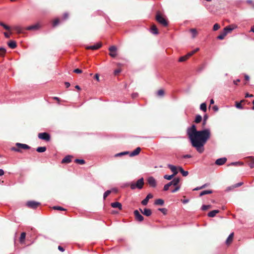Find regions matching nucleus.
Returning a JSON list of instances; mask_svg holds the SVG:
<instances>
[{
    "label": "nucleus",
    "mask_w": 254,
    "mask_h": 254,
    "mask_svg": "<svg viewBox=\"0 0 254 254\" xmlns=\"http://www.w3.org/2000/svg\"><path fill=\"white\" fill-rule=\"evenodd\" d=\"M211 136L210 130L205 129L199 130L197 133L194 134L190 138L191 145L195 147L199 153H202L204 151L203 146Z\"/></svg>",
    "instance_id": "f257e3e1"
},
{
    "label": "nucleus",
    "mask_w": 254,
    "mask_h": 254,
    "mask_svg": "<svg viewBox=\"0 0 254 254\" xmlns=\"http://www.w3.org/2000/svg\"><path fill=\"white\" fill-rule=\"evenodd\" d=\"M53 99H54V100H57V101L58 102V103H60V98H58V97H54L53 98Z\"/></svg>",
    "instance_id": "774afa93"
},
{
    "label": "nucleus",
    "mask_w": 254,
    "mask_h": 254,
    "mask_svg": "<svg viewBox=\"0 0 254 254\" xmlns=\"http://www.w3.org/2000/svg\"><path fill=\"white\" fill-rule=\"evenodd\" d=\"M75 162L77 164H79L81 165L84 164L85 163V161L83 159H76L75 160Z\"/></svg>",
    "instance_id": "79ce46f5"
},
{
    "label": "nucleus",
    "mask_w": 254,
    "mask_h": 254,
    "mask_svg": "<svg viewBox=\"0 0 254 254\" xmlns=\"http://www.w3.org/2000/svg\"><path fill=\"white\" fill-rule=\"evenodd\" d=\"M6 53V50L3 48H0V57H3Z\"/></svg>",
    "instance_id": "a19ab883"
},
{
    "label": "nucleus",
    "mask_w": 254,
    "mask_h": 254,
    "mask_svg": "<svg viewBox=\"0 0 254 254\" xmlns=\"http://www.w3.org/2000/svg\"><path fill=\"white\" fill-rule=\"evenodd\" d=\"M128 154H129V152L128 151H124V152H121V153H119L116 154L115 155V157H121V156H122L125 155H127Z\"/></svg>",
    "instance_id": "e433bc0d"
},
{
    "label": "nucleus",
    "mask_w": 254,
    "mask_h": 254,
    "mask_svg": "<svg viewBox=\"0 0 254 254\" xmlns=\"http://www.w3.org/2000/svg\"><path fill=\"white\" fill-rule=\"evenodd\" d=\"M46 149L47 148L45 146L38 147L36 149V151L38 152L42 153L45 152L46 150Z\"/></svg>",
    "instance_id": "c9c22d12"
},
{
    "label": "nucleus",
    "mask_w": 254,
    "mask_h": 254,
    "mask_svg": "<svg viewBox=\"0 0 254 254\" xmlns=\"http://www.w3.org/2000/svg\"><path fill=\"white\" fill-rule=\"evenodd\" d=\"M211 207L212 206L211 205H202L201 208H202V210L205 211L209 208H211Z\"/></svg>",
    "instance_id": "49530a36"
},
{
    "label": "nucleus",
    "mask_w": 254,
    "mask_h": 254,
    "mask_svg": "<svg viewBox=\"0 0 254 254\" xmlns=\"http://www.w3.org/2000/svg\"><path fill=\"white\" fill-rule=\"evenodd\" d=\"M64 84L65 85L66 88H68L70 86V84L68 82H65Z\"/></svg>",
    "instance_id": "0e129e2a"
},
{
    "label": "nucleus",
    "mask_w": 254,
    "mask_h": 254,
    "mask_svg": "<svg viewBox=\"0 0 254 254\" xmlns=\"http://www.w3.org/2000/svg\"><path fill=\"white\" fill-rule=\"evenodd\" d=\"M53 209H55V210H62V211L65 210V209L63 207H62L61 206H54L53 207Z\"/></svg>",
    "instance_id": "09e8293b"
},
{
    "label": "nucleus",
    "mask_w": 254,
    "mask_h": 254,
    "mask_svg": "<svg viewBox=\"0 0 254 254\" xmlns=\"http://www.w3.org/2000/svg\"><path fill=\"white\" fill-rule=\"evenodd\" d=\"M235 106L238 109H243V107L242 104L240 102H238L237 101L235 102Z\"/></svg>",
    "instance_id": "37998d69"
},
{
    "label": "nucleus",
    "mask_w": 254,
    "mask_h": 254,
    "mask_svg": "<svg viewBox=\"0 0 254 254\" xmlns=\"http://www.w3.org/2000/svg\"><path fill=\"white\" fill-rule=\"evenodd\" d=\"M141 151L140 147H137L134 150H133L130 154V156L132 157L138 155Z\"/></svg>",
    "instance_id": "b1692460"
},
{
    "label": "nucleus",
    "mask_w": 254,
    "mask_h": 254,
    "mask_svg": "<svg viewBox=\"0 0 254 254\" xmlns=\"http://www.w3.org/2000/svg\"><path fill=\"white\" fill-rule=\"evenodd\" d=\"M38 136L40 139L46 141H50L51 139L50 135L47 132L39 133L38 135Z\"/></svg>",
    "instance_id": "9d476101"
},
{
    "label": "nucleus",
    "mask_w": 254,
    "mask_h": 254,
    "mask_svg": "<svg viewBox=\"0 0 254 254\" xmlns=\"http://www.w3.org/2000/svg\"><path fill=\"white\" fill-rule=\"evenodd\" d=\"M109 51H110L109 55L115 58L117 56L116 52L117 51V48L115 46H112L109 48Z\"/></svg>",
    "instance_id": "f8f14e48"
},
{
    "label": "nucleus",
    "mask_w": 254,
    "mask_h": 254,
    "mask_svg": "<svg viewBox=\"0 0 254 254\" xmlns=\"http://www.w3.org/2000/svg\"><path fill=\"white\" fill-rule=\"evenodd\" d=\"M58 249H59L60 251H61V252H64V248H63V247H62V246H59L58 247Z\"/></svg>",
    "instance_id": "680f3d73"
},
{
    "label": "nucleus",
    "mask_w": 254,
    "mask_h": 254,
    "mask_svg": "<svg viewBox=\"0 0 254 254\" xmlns=\"http://www.w3.org/2000/svg\"><path fill=\"white\" fill-rule=\"evenodd\" d=\"M181 201L184 204L188 203L189 201V199L186 198V196L183 197V199H182Z\"/></svg>",
    "instance_id": "603ef678"
},
{
    "label": "nucleus",
    "mask_w": 254,
    "mask_h": 254,
    "mask_svg": "<svg viewBox=\"0 0 254 254\" xmlns=\"http://www.w3.org/2000/svg\"><path fill=\"white\" fill-rule=\"evenodd\" d=\"M168 168L171 170L172 172H173V174L174 176L177 174L178 171L176 166H173L172 165H168Z\"/></svg>",
    "instance_id": "5701e85b"
},
{
    "label": "nucleus",
    "mask_w": 254,
    "mask_h": 254,
    "mask_svg": "<svg viewBox=\"0 0 254 254\" xmlns=\"http://www.w3.org/2000/svg\"><path fill=\"white\" fill-rule=\"evenodd\" d=\"M134 215L135 219L138 222H142L144 220V217L141 214H140L139 212L137 210L134 211Z\"/></svg>",
    "instance_id": "9b49d317"
},
{
    "label": "nucleus",
    "mask_w": 254,
    "mask_h": 254,
    "mask_svg": "<svg viewBox=\"0 0 254 254\" xmlns=\"http://www.w3.org/2000/svg\"><path fill=\"white\" fill-rule=\"evenodd\" d=\"M180 179L179 178H174L172 181L164 186L163 190H168L169 189L172 190H178L180 189V187L178 185Z\"/></svg>",
    "instance_id": "f03ea898"
},
{
    "label": "nucleus",
    "mask_w": 254,
    "mask_h": 254,
    "mask_svg": "<svg viewBox=\"0 0 254 254\" xmlns=\"http://www.w3.org/2000/svg\"><path fill=\"white\" fill-rule=\"evenodd\" d=\"M60 23V20L58 18H57L56 19H55L53 22V27H56V26H57Z\"/></svg>",
    "instance_id": "a18cd8bd"
},
{
    "label": "nucleus",
    "mask_w": 254,
    "mask_h": 254,
    "mask_svg": "<svg viewBox=\"0 0 254 254\" xmlns=\"http://www.w3.org/2000/svg\"><path fill=\"white\" fill-rule=\"evenodd\" d=\"M226 35L227 34H226V32H222L219 36H218L217 39L219 40H223Z\"/></svg>",
    "instance_id": "58836bf2"
},
{
    "label": "nucleus",
    "mask_w": 254,
    "mask_h": 254,
    "mask_svg": "<svg viewBox=\"0 0 254 254\" xmlns=\"http://www.w3.org/2000/svg\"><path fill=\"white\" fill-rule=\"evenodd\" d=\"M25 237H26V233L22 232L21 234L20 237L19 238V242L20 244H23L24 243Z\"/></svg>",
    "instance_id": "a878e982"
},
{
    "label": "nucleus",
    "mask_w": 254,
    "mask_h": 254,
    "mask_svg": "<svg viewBox=\"0 0 254 254\" xmlns=\"http://www.w3.org/2000/svg\"><path fill=\"white\" fill-rule=\"evenodd\" d=\"M142 213L146 216H150L152 214V211L150 209L145 208Z\"/></svg>",
    "instance_id": "393cba45"
},
{
    "label": "nucleus",
    "mask_w": 254,
    "mask_h": 254,
    "mask_svg": "<svg viewBox=\"0 0 254 254\" xmlns=\"http://www.w3.org/2000/svg\"><path fill=\"white\" fill-rule=\"evenodd\" d=\"M111 192V191H105L103 195L104 199H105L110 194Z\"/></svg>",
    "instance_id": "4d7b16f0"
},
{
    "label": "nucleus",
    "mask_w": 254,
    "mask_h": 254,
    "mask_svg": "<svg viewBox=\"0 0 254 254\" xmlns=\"http://www.w3.org/2000/svg\"><path fill=\"white\" fill-rule=\"evenodd\" d=\"M254 97V95L253 94H250L249 93H246V95H245V97L246 98H248V97Z\"/></svg>",
    "instance_id": "052dcab7"
},
{
    "label": "nucleus",
    "mask_w": 254,
    "mask_h": 254,
    "mask_svg": "<svg viewBox=\"0 0 254 254\" xmlns=\"http://www.w3.org/2000/svg\"><path fill=\"white\" fill-rule=\"evenodd\" d=\"M190 32L192 34V38H194L198 34V32L195 28H191L190 30Z\"/></svg>",
    "instance_id": "7c9ffc66"
},
{
    "label": "nucleus",
    "mask_w": 254,
    "mask_h": 254,
    "mask_svg": "<svg viewBox=\"0 0 254 254\" xmlns=\"http://www.w3.org/2000/svg\"><path fill=\"white\" fill-rule=\"evenodd\" d=\"M15 145L17 147H13L12 150L16 152H21L20 149H29L30 148V147L26 144L16 143Z\"/></svg>",
    "instance_id": "39448f33"
},
{
    "label": "nucleus",
    "mask_w": 254,
    "mask_h": 254,
    "mask_svg": "<svg viewBox=\"0 0 254 254\" xmlns=\"http://www.w3.org/2000/svg\"><path fill=\"white\" fill-rule=\"evenodd\" d=\"M165 95V91L163 89H159L157 92V95L159 97H163Z\"/></svg>",
    "instance_id": "f704fd0d"
},
{
    "label": "nucleus",
    "mask_w": 254,
    "mask_h": 254,
    "mask_svg": "<svg viewBox=\"0 0 254 254\" xmlns=\"http://www.w3.org/2000/svg\"><path fill=\"white\" fill-rule=\"evenodd\" d=\"M206 104L205 103H203L200 105V108L203 112H206L207 110Z\"/></svg>",
    "instance_id": "ea45409f"
},
{
    "label": "nucleus",
    "mask_w": 254,
    "mask_h": 254,
    "mask_svg": "<svg viewBox=\"0 0 254 254\" xmlns=\"http://www.w3.org/2000/svg\"><path fill=\"white\" fill-rule=\"evenodd\" d=\"M164 203V201L162 199H157L154 202V204L157 205H163Z\"/></svg>",
    "instance_id": "2f4dec72"
},
{
    "label": "nucleus",
    "mask_w": 254,
    "mask_h": 254,
    "mask_svg": "<svg viewBox=\"0 0 254 254\" xmlns=\"http://www.w3.org/2000/svg\"><path fill=\"white\" fill-rule=\"evenodd\" d=\"M191 157V156L190 155H189V154L185 155L183 156L184 158H190Z\"/></svg>",
    "instance_id": "e2e57ef3"
},
{
    "label": "nucleus",
    "mask_w": 254,
    "mask_h": 254,
    "mask_svg": "<svg viewBox=\"0 0 254 254\" xmlns=\"http://www.w3.org/2000/svg\"><path fill=\"white\" fill-rule=\"evenodd\" d=\"M208 119V116L207 115H204L203 117V125L204 126L206 124V121Z\"/></svg>",
    "instance_id": "6e6d98bb"
},
{
    "label": "nucleus",
    "mask_w": 254,
    "mask_h": 254,
    "mask_svg": "<svg viewBox=\"0 0 254 254\" xmlns=\"http://www.w3.org/2000/svg\"><path fill=\"white\" fill-rule=\"evenodd\" d=\"M199 131V130H197L195 126L193 125L190 128H188L187 133L189 137L190 138L194 134L197 133Z\"/></svg>",
    "instance_id": "1a4fd4ad"
},
{
    "label": "nucleus",
    "mask_w": 254,
    "mask_h": 254,
    "mask_svg": "<svg viewBox=\"0 0 254 254\" xmlns=\"http://www.w3.org/2000/svg\"><path fill=\"white\" fill-rule=\"evenodd\" d=\"M144 184V180L143 178H142L138 180L135 183H131L130 185V188L131 190H140L142 189Z\"/></svg>",
    "instance_id": "20e7f679"
},
{
    "label": "nucleus",
    "mask_w": 254,
    "mask_h": 254,
    "mask_svg": "<svg viewBox=\"0 0 254 254\" xmlns=\"http://www.w3.org/2000/svg\"><path fill=\"white\" fill-rule=\"evenodd\" d=\"M153 197V195L151 193H149L147 196L146 197H145V199H144L142 201H141V204L143 205H147L148 202V200L149 199Z\"/></svg>",
    "instance_id": "6ab92c4d"
},
{
    "label": "nucleus",
    "mask_w": 254,
    "mask_h": 254,
    "mask_svg": "<svg viewBox=\"0 0 254 254\" xmlns=\"http://www.w3.org/2000/svg\"><path fill=\"white\" fill-rule=\"evenodd\" d=\"M212 192V191H201V192L199 194V196H201L206 194L211 193Z\"/></svg>",
    "instance_id": "5fc2aeb1"
},
{
    "label": "nucleus",
    "mask_w": 254,
    "mask_h": 254,
    "mask_svg": "<svg viewBox=\"0 0 254 254\" xmlns=\"http://www.w3.org/2000/svg\"><path fill=\"white\" fill-rule=\"evenodd\" d=\"M151 32L154 34H158V30L156 27V26L154 24H153L151 27Z\"/></svg>",
    "instance_id": "c85d7f7f"
},
{
    "label": "nucleus",
    "mask_w": 254,
    "mask_h": 254,
    "mask_svg": "<svg viewBox=\"0 0 254 254\" xmlns=\"http://www.w3.org/2000/svg\"><path fill=\"white\" fill-rule=\"evenodd\" d=\"M4 35L6 38H9L10 37V35L6 32H4Z\"/></svg>",
    "instance_id": "338daca9"
},
{
    "label": "nucleus",
    "mask_w": 254,
    "mask_h": 254,
    "mask_svg": "<svg viewBox=\"0 0 254 254\" xmlns=\"http://www.w3.org/2000/svg\"><path fill=\"white\" fill-rule=\"evenodd\" d=\"M8 46H9V48H11V49H15L17 45H16V43L15 41H10L8 43Z\"/></svg>",
    "instance_id": "c756f323"
},
{
    "label": "nucleus",
    "mask_w": 254,
    "mask_h": 254,
    "mask_svg": "<svg viewBox=\"0 0 254 254\" xmlns=\"http://www.w3.org/2000/svg\"><path fill=\"white\" fill-rule=\"evenodd\" d=\"M146 184L149 185L150 187L155 189L157 186V182L155 178L150 176L146 179Z\"/></svg>",
    "instance_id": "0eeeda50"
},
{
    "label": "nucleus",
    "mask_w": 254,
    "mask_h": 254,
    "mask_svg": "<svg viewBox=\"0 0 254 254\" xmlns=\"http://www.w3.org/2000/svg\"><path fill=\"white\" fill-rule=\"evenodd\" d=\"M219 212V210H214L209 212L207 215L209 217H214L216 214Z\"/></svg>",
    "instance_id": "bb28decb"
},
{
    "label": "nucleus",
    "mask_w": 254,
    "mask_h": 254,
    "mask_svg": "<svg viewBox=\"0 0 254 254\" xmlns=\"http://www.w3.org/2000/svg\"><path fill=\"white\" fill-rule=\"evenodd\" d=\"M174 175H165L164 176V178L165 179H167V180H172L173 177H174Z\"/></svg>",
    "instance_id": "de8ad7c7"
},
{
    "label": "nucleus",
    "mask_w": 254,
    "mask_h": 254,
    "mask_svg": "<svg viewBox=\"0 0 254 254\" xmlns=\"http://www.w3.org/2000/svg\"><path fill=\"white\" fill-rule=\"evenodd\" d=\"M121 72V69H120V68L117 69H116L114 71V74L115 75H117L118 74H119Z\"/></svg>",
    "instance_id": "bf43d9fd"
},
{
    "label": "nucleus",
    "mask_w": 254,
    "mask_h": 254,
    "mask_svg": "<svg viewBox=\"0 0 254 254\" xmlns=\"http://www.w3.org/2000/svg\"><path fill=\"white\" fill-rule=\"evenodd\" d=\"M39 28L38 24H35L31 26H29L25 28L27 30H35L38 29Z\"/></svg>",
    "instance_id": "cd10ccee"
},
{
    "label": "nucleus",
    "mask_w": 254,
    "mask_h": 254,
    "mask_svg": "<svg viewBox=\"0 0 254 254\" xmlns=\"http://www.w3.org/2000/svg\"><path fill=\"white\" fill-rule=\"evenodd\" d=\"M236 28V26L233 25H229L225 27L223 29V32H226V34H227L228 33L231 32L233 29Z\"/></svg>",
    "instance_id": "dca6fc26"
},
{
    "label": "nucleus",
    "mask_w": 254,
    "mask_h": 254,
    "mask_svg": "<svg viewBox=\"0 0 254 254\" xmlns=\"http://www.w3.org/2000/svg\"><path fill=\"white\" fill-rule=\"evenodd\" d=\"M220 27V25L216 23L213 25V29L214 31H216L218 30Z\"/></svg>",
    "instance_id": "3c124183"
},
{
    "label": "nucleus",
    "mask_w": 254,
    "mask_h": 254,
    "mask_svg": "<svg viewBox=\"0 0 254 254\" xmlns=\"http://www.w3.org/2000/svg\"><path fill=\"white\" fill-rule=\"evenodd\" d=\"M0 25L2 27H3L5 29L7 30H10V27L6 24H5L4 23L0 21Z\"/></svg>",
    "instance_id": "c03bdc74"
},
{
    "label": "nucleus",
    "mask_w": 254,
    "mask_h": 254,
    "mask_svg": "<svg viewBox=\"0 0 254 254\" xmlns=\"http://www.w3.org/2000/svg\"><path fill=\"white\" fill-rule=\"evenodd\" d=\"M111 205L113 208H118L119 210H122V205L121 203L119 202H113L111 204Z\"/></svg>",
    "instance_id": "4be33fe9"
},
{
    "label": "nucleus",
    "mask_w": 254,
    "mask_h": 254,
    "mask_svg": "<svg viewBox=\"0 0 254 254\" xmlns=\"http://www.w3.org/2000/svg\"><path fill=\"white\" fill-rule=\"evenodd\" d=\"M26 205L30 208L36 209L41 205V203L35 201L31 200L27 201Z\"/></svg>",
    "instance_id": "6e6552de"
},
{
    "label": "nucleus",
    "mask_w": 254,
    "mask_h": 254,
    "mask_svg": "<svg viewBox=\"0 0 254 254\" xmlns=\"http://www.w3.org/2000/svg\"><path fill=\"white\" fill-rule=\"evenodd\" d=\"M202 120V117L200 115H196L195 119V123L196 124L199 123Z\"/></svg>",
    "instance_id": "4c0bfd02"
},
{
    "label": "nucleus",
    "mask_w": 254,
    "mask_h": 254,
    "mask_svg": "<svg viewBox=\"0 0 254 254\" xmlns=\"http://www.w3.org/2000/svg\"><path fill=\"white\" fill-rule=\"evenodd\" d=\"M179 170L180 171V172L182 173V175L184 177H186L188 175L189 172L188 171H184L182 167H178Z\"/></svg>",
    "instance_id": "473e14b6"
},
{
    "label": "nucleus",
    "mask_w": 254,
    "mask_h": 254,
    "mask_svg": "<svg viewBox=\"0 0 254 254\" xmlns=\"http://www.w3.org/2000/svg\"><path fill=\"white\" fill-rule=\"evenodd\" d=\"M68 18V14L67 13H64L63 14L62 20H64L67 19Z\"/></svg>",
    "instance_id": "864d4df0"
},
{
    "label": "nucleus",
    "mask_w": 254,
    "mask_h": 254,
    "mask_svg": "<svg viewBox=\"0 0 254 254\" xmlns=\"http://www.w3.org/2000/svg\"><path fill=\"white\" fill-rule=\"evenodd\" d=\"M199 50V48H196L194 50L188 53L186 55L181 57L179 59V62H184L187 61L190 57L192 55L195 54L196 52L198 51Z\"/></svg>",
    "instance_id": "423d86ee"
},
{
    "label": "nucleus",
    "mask_w": 254,
    "mask_h": 254,
    "mask_svg": "<svg viewBox=\"0 0 254 254\" xmlns=\"http://www.w3.org/2000/svg\"><path fill=\"white\" fill-rule=\"evenodd\" d=\"M14 29L19 34L23 33V28L20 26H15Z\"/></svg>",
    "instance_id": "72a5a7b5"
},
{
    "label": "nucleus",
    "mask_w": 254,
    "mask_h": 254,
    "mask_svg": "<svg viewBox=\"0 0 254 254\" xmlns=\"http://www.w3.org/2000/svg\"><path fill=\"white\" fill-rule=\"evenodd\" d=\"M210 186V184L209 183H206L200 187H198L193 189L192 190H200L205 189H209L210 188L209 187Z\"/></svg>",
    "instance_id": "2eb2a0df"
},
{
    "label": "nucleus",
    "mask_w": 254,
    "mask_h": 254,
    "mask_svg": "<svg viewBox=\"0 0 254 254\" xmlns=\"http://www.w3.org/2000/svg\"><path fill=\"white\" fill-rule=\"evenodd\" d=\"M155 20L160 24L164 27H167L168 25V21L165 18L161 13L158 11L156 12Z\"/></svg>",
    "instance_id": "7ed1b4c3"
},
{
    "label": "nucleus",
    "mask_w": 254,
    "mask_h": 254,
    "mask_svg": "<svg viewBox=\"0 0 254 254\" xmlns=\"http://www.w3.org/2000/svg\"><path fill=\"white\" fill-rule=\"evenodd\" d=\"M158 210L161 211L162 213H163L164 214H166L167 212V209L165 208H159Z\"/></svg>",
    "instance_id": "8fccbe9b"
},
{
    "label": "nucleus",
    "mask_w": 254,
    "mask_h": 254,
    "mask_svg": "<svg viewBox=\"0 0 254 254\" xmlns=\"http://www.w3.org/2000/svg\"><path fill=\"white\" fill-rule=\"evenodd\" d=\"M234 235V233H232L231 234H230L229 237L227 238V239L226 241V244L227 245H229L232 243V242L233 240Z\"/></svg>",
    "instance_id": "aec40b11"
},
{
    "label": "nucleus",
    "mask_w": 254,
    "mask_h": 254,
    "mask_svg": "<svg viewBox=\"0 0 254 254\" xmlns=\"http://www.w3.org/2000/svg\"><path fill=\"white\" fill-rule=\"evenodd\" d=\"M212 109H213V110L214 111H215V112H216V111H218V107H217V106H213V108H212Z\"/></svg>",
    "instance_id": "69168bd1"
},
{
    "label": "nucleus",
    "mask_w": 254,
    "mask_h": 254,
    "mask_svg": "<svg viewBox=\"0 0 254 254\" xmlns=\"http://www.w3.org/2000/svg\"><path fill=\"white\" fill-rule=\"evenodd\" d=\"M243 183L240 182L237 183L234 185H232L229 187L227 188V190H234L243 185Z\"/></svg>",
    "instance_id": "412c9836"
},
{
    "label": "nucleus",
    "mask_w": 254,
    "mask_h": 254,
    "mask_svg": "<svg viewBox=\"0 0 254 254\" xmlns=\"http://www.w3.org/2000/svg\"><path fill=\"white\" fill-rule=\"evenodd\" d=\"M73 158L71 155H67L62 161V163H69L71 161V159Z\"/></svg>",
    "instance_id": "a211bd4d"
},
{
    "label": "nucleus",
    "mask_w": 254,
    "mask_h": 254,
    "mask_svg": "<svg viewBox=\"0 0 254 254\" xmlns=\"http://www.w3.org/2000/svg\"><path fill=\"white\" fill-rule=\"evenodd\" d=\"M227 161V158L225 157L218 159L215 161V164L217 165H222L224 164Z\"/></svg>",
    "instance_id": "f3484780"
},
{
    "label": "nucleus",
    "mask_w": 254,
    "mask_h": 254,
    "mask_svg": "<svg viewBox=\"0 0 254 254\" xmlns=\"http://www.w3.org/2000/svg\"><path fill=\"white\" fill-rule=\"evenodd\" d=\"M246 159L249 166L251 168H254V157L252 156H250L247 157Z\"/></svg>",
    "instance_id": "4468645a"
},
{
    "label": "nucleus",
    "mask_w": 254,
    "mask_h": 254,
    "mask_svg": "<svg viewBox=\"0 0 254 254\" xmlns=\"http://www.w3.org/2000/svg\"><path fill=\"white\" fill-rule=\"evenodd\" d=\"M73 72L76 73H81L82 72V71L79 68H76L73 70Z\"/></svg>",
    "instance_id": "13d9d810"
},
{
    "label": "nucleus",
    "mask_w": 254,
    "mask_h": 254,
    "mask_svg": "<svg viewBox=\"0 0 254 254\" xmlns=\"http://www.w3.org/2000/svg\"><path fill=\"white\" fill-rule=\"evenodd\" d=\"M102 43L101 42L97 43L96 45L90 46H87L86 47V49L87 50H97L99 48H100L102 47Z\"/></svg>",
    "instance_id": "ddd939ff"
}]
</instances>
